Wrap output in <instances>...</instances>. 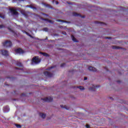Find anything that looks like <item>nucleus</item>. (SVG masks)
Here are the masks:
<instances>
[{
	"instance_id": "32",
	"label": "nucleus",
	"mask_w": 128,
	"mask_h": 128,
	"mask_svg": "<svg viewBox=\"0 0 128 128\" xmlns=\"http://www.w3.org/2000/svg\"><path fill=\"white\" fill-rule=\"evenodd\" d=\"M106 38V40H110V39L112 38L106 37V38Z\"/></svg>"
},
{
	"instance_id": "3",
	"label": "nucleus",
	"mask_w": 128,
	"mask_h": 128,
	"mask_svg": "<svg viewBox=\"0 0 128 128\" xmlns=\"http://www.w3.org/2000/svg\"><path fill=\"white\" fill-rule=\"evenodd\" d=\"M44 74L45 76H46V78H52V76H54V74L48 71L44 72Z\"/></svg>"
},
{
	"instance_id": "5",
	"label": "nucleus",
	"mask_w": 128,
	"mask_h": 128,
	"mask_svg": "<svg viewBox=\"0 0 128 128\" xmlns=\"http://www.w3.org/2000/svg\"><path fill=\"white\" fill-rule=\"evenodd\" d=\"M42 102H52V98L47 97L46 98H42Z\"/></svg>"
},
{
	"instance_id": "20",
	"label": "nucleus",
	"mask_w": 128,
	"mask_h": 128,
	"mask_svg": "<svg viewBox=\"0 0 128 128\" xmlns=\"http://www.w3.org/2000/svg\"><path fill=\"white\" fill-rule=\"evenodd\" d=\"M24 32L26 34L27 36H30L31 38H34V36H32V35H30V34H29L28 32Z\"/></svg>"
},
{
	"instance_id": "39",
	"label": "nucleus",
	"mask_w": 128,
	"mask_h": 128,
	"mask_svg": "<svg viewBox=\"0 0 128 128\" xmlns=\"http://www.w3.org/2000/svg\"><path fill=\"white\" fill-rule=\"evenodd\" d=\"M108 80H110V78H108Z\"/></svg>"
},
{
	"instance_id": "40",
	"label": "nucleus",
	"mask_w": 128,
	"mask_h": 128,
	"mask_svg": "<svg viewBox=\"0 0 128 128\" xmlns=\"http://www.w3.org/2000/svg\"><path fill=\"white\" fill-rule=\"evenodd\" d=\"M22 0V1H24V0Z\"/></svg>"
},
{
	"instance_id": "34",
	"label": "nucleus",
	"mask_w": 128,
	"mask_h": 128,
	"mask_svg": "<svg viewBox=\"0 0 128 128\" xmlns=\"http://www.w3.org/2000/svg\"><path fill=\"white\" fill-rule=\"evenodd\" d=\"M26 8H30V6L27 5V6H26Z\"/></svg>"
},
{
	"instance_id": "35",
	"label": "nucleus",
	"mask_w": 128,
	"mask_h": 128,
	"mask_svg": "<svg viewBox=\"0 0 128 128\" xmlns=\"http://www.w3.org/2000/svg\"><path fill=\"white\" fill-rule=\"evenodd\" d=\"M69 72H72V74L74 72V70L69 71Z\"/></svg>"
},
{
	"instance_id": "21",
	"label": "nucleus",
	"mask_w": 128,
	"mask_h": 128,
	"mask_svg": "<svg viewBox=\"0 0 128 128\" xmlns=\"http://www.w3.org/2000/svg\"><path fill=\"white\" fill-rule=\"evenodd\" d=\"M43 4L44 6H46V8H52V6H50V4H46L44 3Z\"/></svg>"
},
{
	"instance_id": "33",
	"label": "nucleus",
	"mask_w": 128,
	"mask_h": 128,
	"mask_svg": "<svg viewBox=\"0 0 128 128\" xmlns=\"http://www.w3.org/2000/svg\"><path fill=\"white\" fill-rule=\"evenodd\" d=\"M88 80V77H84V80Z\"/></svg>"
},
{
	"instance_id": "36",
	"label": "nucleus",
	"mask_w": 128,
	"mask_h": 128,
	"mask_svg": "<svg viewBox=\"0 0 128 128\" xmlns=\"http://www.w3.org/2000/svg\"><path fill=\"white\" fill-rule=\"evenodd\" d=\"M54 66H51L50 68H54Z\"/></svg>"
},
{
	"instance_id": "44",
	"label": "nucleus",
	"mask_w": 128,
	"mask_h": 128,
	"mask_svg": "<svg viewBox=\"0 0 128 128\" xmlns=\"http://www.w3.org/2000/svg\"><path fill=\"white\" fill-rule=\"evenodd\" d=\"M68 4H70V3H68Z\"/></svg>"
},
{
	"instance_id": "30",
	"label": "nucleus",
	"mask_w": 128,
	"mask_h": 128,
	"mask_svg": "<svg viewBox=\"0 0 128 128\" xmlns=\"http://www.w3.org/2000/svg\"><path fill=\"white\" fill-rule=\"evenodd\" d=\"M3 28H4V26L3 24L0 25V29Z\"/></svg>"
},
{
	"instance_id": "38",
	"label": "nucleus",
	"mask_w": 128,
	"mask_h": 128,
	"mask_svg": "<svg viewBox=\"0 0 128 128\" xmlns=\"http://www.w3.org/2000/svg\"><path fill=\"white\" fill-rule=\"evenodd\" d=\"M46 40H48V37H46Z\"/></svg>"
},
{
	"instance_id": "10",
	"label": "nucleus",
	"mask_w": 128,
	"mask_h": 128,
	"mask_svg": "<svg viewBox=\"0 0 128 128\" xmlns=\"http://www.w3.org/2000/svg\"><path fill=\"white\" fill-rule=\"evenodd\" d=\"M1 52L3 56H8V50H1Z\"/></svg>"
},
{
	"instance_id": "19",
	"label": "nucleus",
	"mask_w": 128,
	"mask_h": 128,
	"mask_svg": "<svg viewBox=\"0 0 128 128\" xmlns=\"http://www.w3.org/2000/svg\"><path fill=\"white\" fill-rule=\"evenodd\" d=\"M56 22H66V24H68V21H64V20H56Z\"/></svg>"
},
{
	"instance_id": "9",
	"label": "nucleus",
	"mask_w": 128,
	"mask_h": 128,
	"mask_svg": "<svg viewBox=\"0 0 128 128\" xmlns=\"http://www.w3.org/2000/svg\"><path fill=\"white\" fill-rule=\"evenodd\" d=\"M72 16H80V18H86V16H82L80 15V14H78L76 12H74L72 13Z\"/></svg>"
},
{
	"instance_id": "31",
	"label": "nucleus",
	"mask_w": 128,
	"mask_h": 128,
	"mask_svg": "<svg viewBox=\"0 0 128 128\" xmlns=\"http://www.w3.org/2000/svg\"><path fill=\"white\" fill-rule=\"evenodd\" d=\"M0 18H4V16H2V14H0Z\"/></svg>"
},
{
	"instance_id": "4",
	"label": "nucleus",
	"mask_w": 128,
	"mask_h": 128,
	"mask_svg": "<svg viewBox=\"0 0 128 128\" xmlns=\"http://www.w3.org/2000/svg\"><path fill=\"white\" fill-rule=\"evenodd\" d=\"M32 64H38V62H40V60L36 57H34L32 59Z\"/></svg>"
},
{
	"instance_id": "41",
	"label": "nucleus",
	"mask_w": 128,
	"mask_h": 128,
	"mask_svg": "<svg viewBox=\"0 0 128 128\" xmlns=\"http://www.w3.org/2000/svg\"><path fill=\"white\" fill-rule=\"evenodd\" d=\"M118 82H120V81H118Z\"/></svg>"
},
{
	"instance_id": "13",
	"label": "nucleus",
	"mask_w": 128,
	"mask_h": 128,
	"mask_svg": "<svg viewBox=\"0 0 128 128\" xmlns=\"http://www.w3.org/2000/svg\"><path fill=\"white\" fill-rule=\"evenodd\" d=\"M40 54H42V56H46V58H48V56H50V54H48L46 52H40Z\"/></svg>"
},
{
	"instance_id": "25",
	"label": "nucleus",
	"mask_w": 128,
	"mask_h": 128,
	"mask_svg": "<svg viewBox=\"0 0 128 128\" xmlns=\"http://www.w3.org/2000/svg\"><path fill=\"white\" fill-rule=\"evenodd\" d=\"M52 4H54L56 2V4H58V2L56 1V0H52Z\"/></svg>"
},
{
	"instance_id": "14",
	"label": "nucleus",
	"mask_w": 128,
	"mask_h": 128,
	"mask_svg": "<svg viewBox=\"0 0 128 128\" xmlns=\"http://www.w3.org/2000/svg\"><path fill=\"white\" fill-rule=\"evenodd\" d=\"M72 38L73 42H78V41L76 40V37L74 36L73 35H72Z\"/></svg>"
},
{
	"instance_id": "22",
	"label": "nucleus",
	"mask_w": 128,
	"mask_h": 128,
	"mask_svg": "<svg viewBox=\"0 0 128 128\" xmlns=\"http://www.w3.org/2000/svg\"><path fill=\"white\" fill-rule=\"evenodd\" d=\"M4 111L6 112H9L10 111V108H8V107H5L4 108Z\"/></svg>"
},
{
	"instance_id": "37",
	"label": "nucleus",
	"mask_w": 128,
	"mask_h": 128,
	"mask_svg": "<svg viewBox=\"0 0 128 128\" xmlns=\"http://www.w3.org/2000/svg\"><path fill=\"white\" fill-rule=\"evenodd\" d=\"M119 74H122V73L120 72H118Z\"/></svg>"
},
{
	"instance_id": "8",
	"label": "nucleus",
	"mask_w": 128,
	"mask_h": 128,
	"mask_svg": "<svg viewBox=\"0 0 128 128\" xmlns=\"http://www.w3.org/2000/svg\"><path fill=\"white\" fill-rule=\"evenodd\" d=\"M16 66H20V68H16V70H23L24 68V66H22V63L20 62H17L16 63Z\"/></svg>"
},
{
	"instance_id": "11",
	"label": "nucleus",
	"mask_w": 128,
	"mask_h": 128,
	"mask_svg": "<svg viewBox=\"0 0 128 128\" xmlns=\"http://www.w3.org/2000/svg\"><path fill=\"white\" fill-rule=\"evenodd\" d=\"M6 78L10 80H18L16 76H8Z\"/></svg>"
},
{
	"instance_id": "23",
	"label": "nucleus",
	"mask_w": 128,
	"mask_h": 128,
	"mask_svg": "<svg viewBox=\"0 0 128 128\" xmlns=\"http://www.w3.org/2000/svg\"><path fill=\"white\" fill-rule=\"evenodd\" d=\"M42 30L44 32H48V28H43Z\"/></svg>"
},
{
	"instance_id": "7",
	"label": "nucleus",
	"mask_w": 128,
	"mask_h": 128,
	"mask_svg": "<svg viewBox=\"0 0 128 128\" xmlns=\"http://www.w3.org/2000/svg\"><path fill=\"white\" fill-rule=\"evenodd\" d=\"M15 52H16V54H22L24 53V51L20 48L15 50Z\"/></svg>"
},
{
	"instance_id": "28",
	"label": "nucleus",
	"mask_w": 128,
	"mask_h": 128,
	"mask_svg": "<svg viewBox=\"0 0 128 128\" xmlns=\"http://www.w3.org/2000/svg\"><path fill=\"white\" fill-rule=\"evenodd\" d=\"M64 66H66V64L62 63V64H61L60 67L61 68H64Z\"/></svg>"
},
{
	"instance_id": "42",
	"label": "nucleus",
	"mask_w": 128,
	"mask_h": 128,
	"mask_svg": "<svg viewBox=\"0 0 128 128\" xmlns=\"http://www.w3.org/2000/svg\"><path fill=\"white\" fill-rule=\"evenodd\" d=\"M60 28H62V27H60Z\"/></svg>"
},
{
	"instance_id": "16",
	"label": "nucleus",
	"mask_w": 128,
	"mask_h": 128,
	"mask_svg": "<svg viewBox=\"0 0 128 128\" xmlns=\"http://www.w3.org/2000/svg\"><path fill=\"white\" fill-rule=\"evenodd\" d=\"M78 88H79V90H84V87L82 86H77Z\"/></svg>"
},
{
	"instance_id": "6",
	"label": "nucleus",
	"mask_w": 128,
	"mask_h": 128,
	"mask_svg": "<svg viewBox=\"0 0 128 128\" xmlns=\"http://www.w3.org/2000/svg\"><path fill=\"white\" fill-rule=\"evenodd\" d=\"M10 10L11 14H13L14 16H18V12L16 11V10H14L12 8H10Z\"/></svg>"
},
{
	"instance_id": "1",
	"label": "nucleus",
	"mask_w": 128,
	"mask_h": 128,
	"mask_svg": "<svg viewBox=\"0 0 128 128\" xmlns=\"http://www.w3.org/2000/svg\"><path fill=\"white\" fill-rule=\"evenodd\" d=\"M3 46L5 48H12V43L10 40H6L2 43Z\"/></svg>"
},
{
	"instance_id": "24",
	"label": "nucleus",
	"mask_w": 128,
	"mask_h": 128,
	"mask_svg": "<svg viewBox=\"0 0 128 128\" xmlns=\"http://www.w3.org/2000/svg\"><path fill=\"white\" fill-rule=\"evenodd\" d=\"M60 108H66V105H60Z\"/></svg>"
},
{
	"instance_id": "15",
	"label": "nucleus",
	"mask_w": 128,
	"mask_h": 128,
	"mask_svg": "<svg viewBox=\"0 0 128 128\" xmlns=\"http://www.w3.org/2000/svg\"><path fill=\"white\" fill-rule=\"evenodd\" d=\"M42 20H45V22H50V24H52V20H50L46 18H42Z\"/></svg>"
},
{
	"instance_id": "17",
	"label": "nucleus",
	"mask_w": 128,
	"mask_h": 128,
	"mask_svg": "<svg viewBox=\"0 0 128 128\" xmlns=\"http://www.w3.org/2000/svg\"><path fill=\"white\" fill-rule=\"evenodd\" d=\"M40 118H46V114H44V113H40Z\"/></svg>"
},
{
	"instance_id": "2",
	"label": "nucleus",
	"mask_w": 128,
	"mask_h": 128,
	"mask_svg": "<svg viewBox=\"0 0 128 128\" xmlns=\"http://www.w3.org/2000/svg\"><path fill=\"white\" fill-rule=\"evenodd\" d=\"M99 85H96V84H91L90 86V88H89V90H91L92 92H94L96 88H100Z\"/></svg>"
},
{
	"instance_id": "43",
	"label": "nucleus",
	"mask_w": 128,
	"mask_h": 128,
	"mask_svg": "<svg viewBox=\"0 0 128 128\" xmlns=\"http://www.w3.org/2000/svg\"><path fill=\"white\" fill-rule=\"evenodd\" d=\"M0 64H2V63H0Z\"/></svg>"
},
{
	"instance_id": "29",
	"label": "nucleus",
	"mask_w": 128,
	"mask_h": 128,
	"mask_svg": "<svg viewBox=\"0 0 128 128\" xmlns=\"http://www.w3.org/2000/svg\"><path fill=\"white\" fill-rule=\"evenodd\" d=\"M16 128H22V126H20V124H16Z\"/></svg>"
},
{
	"instance_id": "26",
	"label": "nucleus",
	"mask_w": 128,
	"mask_h": 128,
	"mask_svg": "<svg viewBox=\"0 0 128 128\" xmlns=\"http://www.w3.org/2000/svg\"><path fill=\"white\" fill-rule=\"evenodd\" d=\"M30 8H32V10H36V8L33 6H32L30 5Z\"/></svg>"
},
{
	"instance_id": "12",
	"label": "nucleus",
	"mask_w": 128,
	"mask_h": 128,
	"mask_svg": "<svg viewBox=\"0 0 128 128\" xmlns=\"http://www.w3.org/2000/svg\"><path fill=\"white\" fill-rule=\"evenodd\" d=\"M88 70L90 72H96V69L92 66L89 67Z\"/></svg>"
},
{
	"instance_id": "27",
	"label": "nucleus",
	"mask_w": 128,
	"mask_h": 128,
	"mask_svg": "<svg viewBox=\"0 0 128 128\" xmlns=\"http://www.w3.org/2000/svg\"><path fill=\"white\" fill-rule=\"evenodd\" d=\"M94 24H100L101 25L102 24V22H98V21H96V22H94Z\"/></svg>"
},
{
	"instance_id": "18",
	"label": "nucleus",
	"mask_w": 128,
	"mask_h": 128,
	"mask_svg": "<svg viewBox=\"0 0 128 128\" xmlns=\"http://www.w3.org/2000/svg\"><path fill=\"white\" fill-rule=\"evenodd\" d=\"M112 50H120L122 48L120 47L116 46H112Z\"/></svg>"
}]
</instances>
